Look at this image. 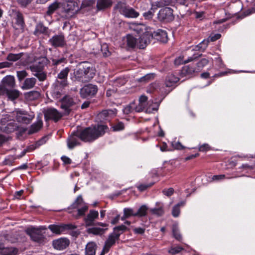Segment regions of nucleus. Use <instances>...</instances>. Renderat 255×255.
<instances>
[{
    "label": "nucleus",
    "mask_w": 255,
    "mask_h": 255,
    "mask_svg": "<svg viewBox=\"0 0 255 255\" xmlns=\"http://www.w3.org/2000/svg\"><path fill=\"white\" fill-rule=\"evenodd\" d=\"M186 72L188 74H192L195 72H198L200 71V68L195 67L194 65H188L185 67Z\"/></svg>",
    "instance_id": "nucleus-47"
},
{
    "label": "nucleus",
    "mask_w": 255,
    "mask_h": 255,
    "mask_svg": "<svg viewBox=\"0 0 255 255\" xmlns=\"http://www.w3.org/2000/svg\"><path fill=\"white\" fill-rule=\"evenodd\" d=\"M151 38L154 37L157 40L162 42H166L168 40L167 34L166 31L162 29H157L151 33Z\"/></svg>",
    "instance_id": "nucleus-23"
},
{
    "label": "nucleus",
    "mask_w": 255,
    "mask_h": 255,
    "mask_svg": "<svg viewBox=\"0 0 255 255\" xmlns=\"http://www.w3.org/2000/svg\"><path fill=\"white\" fill-rule=\"evenodd\" d=\"M172 233L174 237L178 241H180L182 239V236L179 232L178 227L176 226H173L172 228Z\"/></svg>",
    "instance_id": "nucleus-49"
},
{
    "label": "nucleus",
    "mask_w": 255,
    "mask_h": 255,
    "mask_svg": "<svg viewBox=\"0 0 255 255\" xmlns=\"http://www.w3.org/2000/svg\"><path fill=\"white\" fill-rule=\"evenodd\" d=\"M138 105H136V112H140L145 111L147 113H151L154 111H157L156 107H150V106L147 105V97L144 95L140 97L138 101Z\"/></svg>",
    "instance_id": "nucleus-12"
},
{
    "label": "nucleus",
    "mask_w": 255,
    "mask_h": 255,
    "mask_svg": "<svg viewBox=\"0 0 255 255\" xmlns=\"http://www.w3.org/2000/svg\"><path fill=\"white\" fill-rule=\"evenodd\" d=\"M15 160V158L12 156H8L5 158L3 161L4 165H11Z\"/></svg>",
    "instance_id": "nucleus-54"
},
{
    "label": "nucleus",
    "mask_w": 255,
    "mask_h": 255,
    "mask_svg": "<svg viewBox=\"0 0 255 255\" xmlns=\"http://www.w3.org/2000/svg\"><path fill=\"white\" fill-rule=\"evenodd\" d=\"M47 27L44 26L41 22H38L34 31V34L38 36L41 34H46L47 33Z\"/></svg>",
    "instance_id": "nucleus-33"
},
{
    "label": "nucleus",
    "mask_w": 255,
    "mask_h": 255,
    "mask_svg": "<svg viewBox=\"0 0 255 255\" xmlns=\"http://www.w3.org/2000/svg\"><path fill=\"white\" fill-rule=\"evenodd\" d=\"M150 211L154 215L162 216L164 214L163 205L161 203H156V207L151 209Z\"/></svg>",
    "instance_id": "nucleus-34"
},
{
    "label": "nucleus",
    "mask_w": 255,
    "mask_h": 255,
    "mask_svg": "<svg viewBox=\"0 0 255 255\" xmlns=\"http://www.w3.org/2000/svg\"><path fill=\"white\" fill-rule=\"evenodd\" d=\"M22 53L18 54L9 53L6 57V59L9 61L15 62L19 60L22 56Z\"/></svg>",
    "instance_id": "nucleus-42"
},
{
    "label": "nucleus",
    "mask_w": 255,
    "mask_h": 255,
    "mask_svg": "<svg viewBox=\"0 0 255 255\" xmlns=\"http://www.w3.org/2000/svg\"><path fill=\"white\" fill-rule=\"evenodd\" d=\"M76 3L73 1H68L66 6H65V10L67 12L71 11H76Z\"/></svg>",
    "instance_id": "nucleus-46"
},
{
    "label": "nucleus",
    "mask_w": 255,
    "mask_h": 255,
    "mask_svg": "<svg viewBox=\"0 0 255 255\" xmlns=\"http://www.w3.org/2000/svg\"><path fill=\"white\" fill-rule=\"evenodd\" d=\"M46 121L51 120L54 122L58 121L62 117V114L55 108H48L44 112Z\"/></svg>",
    "instance_id": "nucleus-14"
},
{
    "label": "nucleus",
    "mask_w": 255,
    "mask_h": 255,
    "mask_svg": "<svg viewBox=\"0 0 255 255\" xmlns=\"http://www.w3.org/2000/svg\"><path fill=\"white\" fill-rule=\"evenodd\" d=\"M47 139V137H44L42 138L40 140H38L35 144H32L29 146L26 149L28 152L32 151L36 149L37 147H39L41 145L44 144L46 142Z\"/></svg>",
    "instance_id": "nucleus-40"
},
{
    "label": "nucleus",
    "mask_w": 255,
    "mask_h": 255,
    "mask_svg": "<svg viewBox=\"0 0 255 255\" xmlns=\"http://www.w3.org/2000/svg\"><path fill=\"white\" fill-rule=\"evenodd\" d=\"M112 4L111 0H98L97 7L99 10H102L108 7Z\"/></svg>",
    "instance_id": "nucleus-37"
},
{
    "label": "nucleus",
    "mask_w": 255,
    "mask_h": 255,
    "mask_svg": "<svg viewBox=\"0 0 255 255\" xmlns=\"http://www.w3.org/2000/svg\"><path fill=\"white\" fill-rule=\"evenodd\" d=\"M209 61L207 59L203 58L201 60L200 62L197 63L196 64L198 68H200V71L201 70V69L204 67L205 65H206L208 63Z\"/></svg>",
    "instance_id": "nucleus-58"
},
{
    "label": "nucleus",
    "mask_w": 255,
    "mask_h": 255,
    "mask_svg": "<svg viewBox=\"0 0 255 255\" xmlns=\"http://www.w3.org/2000/svg\"><path fill=\"white\" fill-rule=\"evenodd\" d=\"M10 116L17 122L25 124L30 123L34 117L33 115H30L26 111L20 109L14 110L11 112Z\"/></svg>",
    "instance_id": "nucleus-7"
},
{
    "label": "nucleus",
    "mask_w": 255,
    "mask_h": 255,
    "mask_svg": "<svg viewBox=\"0 0 255 255\" xmlns=\"http://www.w3.org/2000/svg\"><path fill=\"white\" fill-rule=\"evenodd\" d=\"M221 36V35L219 33H217L214 34V35H210L209 37L207 40H203L201 43H200L197 46V48L198 50H200L202 51H204L206 47H207L209 39L211 41H215L218 39H219Z\"/></svg>",
    "instance_id": "nucleus-24"
},
{
    "label": "nucleus",
    "mask_w": 255,
    "mask_h": 255,
    "mask_svg": "<svg viewBox=\"0 0 255 255\" xmlns=\"http://www.w3.org/2000/svg\"><path fill=\"white\" fill-rule=\"evenodd\" d=\"M77 102L78 100L75 97L66 95L60 100V107L65 114L68 115L74 109Z\"/></svg>",
    "instance_id": "nucleus-8"
},
{
    "label": "nucleus",
    "mask_w": 255,
    "mask_h": 255,
    "mask_svg": "<svg viewBox=\"0 0 255 255\" xmlns=\"http://www.w3.org/2000/svg\"><path fill=\"white\" fill-rule=\"evenodd\" d=\"M197 56H192L188 58L185 60H183V57L180 56L178 58H176L174 60V63L175 65H178L182 64H185L193 61L194 59H196Z\"/></svg>",
    "instance_id": "nucleus-39"
},
{
    "label": "nucleus",
    "mask_w": 255,
    "mask_h": 255,
    "mask_svg": "<svg viewBox=\"0 0 255 255\" xmlns=\"http://www.w3.org/2000/svg\"><path fill=\"white\" fill-rule=\"evenodd\" d=\"M101 51L103 53V56L105 57H108L110 55V52L108 49V46L106 43L101 45Z\"/></svg>",
    "instance_id": "nucleus-52"
},
{
    "label": "nucleus",
    "mask_w": 255,
    "mask_h": 255,
    "mask_svg": "<svg viewBox=\"0 0 255 255\" xmlns=\"http://www.w3.org/2000/svg\"><path fill=\"white\" fill-rule=\"evenodd\" d=\"M210 149V146L207 143H204L201 145L199 146L198 149L199 151L202 152H205L209 150Z\"/></svg>",
    "instance_id": "nucleus-61"
},
{
    "label": "nucleus",
    "mask_w": 255,
    "mask_h": 255,
    "mask_svg": "<svg viewBox=\"0 0 255 255\" xmlns=\"http://www.w3.org/2000/svg\"><path fill=\"white\" fill-rule=\"evenodd\" d=\"M14 22L13 27L15 29V34H18L23 31L25 23L22 14L19 11H13Z\"/></svg>",
    "instance_id": "nucleus-10"
},
{
    "label": "nucleus",
    "mask_w": 255,
    "mask_h": 255,
    "mask_svg": "<svg viewBox=\"0 0 255 255\" xmlns=\"http://www.w3.org/2000/svg\"><path fill=\"white\" fill-rule=\"evenodd\" d=\"M68 212L76 219L85 215L88 210V205L84 201L81 195H79L73 203L68 208Z\"/></svg>",
    "instance_id": "nucleus-4"
},
{
    "label": "nucleus",
    "mask_w": 255,
    "mask_h": 255,
    "mask_svg": "<svg viewBox=\"0 0 255 255\" xmlns=\"http://www.w3.org/2000/svg\"><path fill=\"white\" fill-rule=\"evenodd\" d=\"M79 136V132L73 133L70 135L67 139L68 148L70 149L74 148L75 146L80 144Z\"/></svg>",
    "instance_id": "nucleus-19"
},
{
    "label": "nucleus",
    "mask_w": 255,
    "mask_h": 255,
    "mask_svg": "<svg viewBox=\"0 0 255 255\" xmlns=\"http://www.w3.org/2000/svg\"><path fill=\"white\" fill-rule=\"evenodd\" d=\"M48 41L54 47H62L65 44L64 37L62 34L52 36Z\"/></svg>",
    "instance_id": "nucleus-21"
},
{
    "label": "nucleus",
    "mask_w": 255,
    "mask_h": 255,
    "mask_svg": "<svg viewBox=\"0 0 255 255\" xmlns=\"http://www.w3.org/2000/svg\"><path fill=\"white\" fill-rule=\"evenodd\" d=\"M138 34L144 33L143 31L145 30V26L142 24H136L134 26L133 28Z\"/></svg>",
    "instance_id": "nucleus-57"
},
{
    "label": "nucleus",
    "mask_w": 255,
    "mask_h": 255,
    "mask_svg": "<svg viewBox=\"0 0 255 255\" xmlns=\"http://www.w3.org/2000/svg\"><path fill=\"white\" fill-rule=\"evenodd\" d=\"M58 3L57 2H54L48 7L47 11V13L50 15L53 13L58 7Z\"/></svg>",
    "instance_id": "nucleus-50"
},
{
    "label": "nucleus",
    "mask_w": 255,
    "mask_h": 255,
    "mask_svg": "<svg viewBox=\"0 0 255 255\" xmlns=\"http://www.w3.org/2000/svg\"><path fill=\"white\" fill-rule=\"evenodd\" d=\"M32 0H17L18 3L23 7H26Z\"/></svg>",
    "instance_id": "nucleus-63"
},
{
    "label": "nucleus",
    "mask_w": 255,
    "mask_h": 255,
    "mask_svg": "<svg viewBox=\"0 0 255 255\" xmlns=\"http://www.w3.org/2000/svg\"><path fill=\"white\" fill-rule=\"evenodd\" d=\"M95 75V69L88 62L83 63L78 69L74 72L75 79L83 83L89 82Z\"/></svg>",
    "instance_id": "nucleus-3"
},
{
    "label": "nucleus",
    "mask_w": 255,
    "mask_h": 255,
    "mask_svg": "<svg viewBox=\"0 0 255 255\" xmlns=\"http://www.w3.org/2000/svg\"><path fill=\"white\" fill-rule=\"evenodd\" d=\"M55 83L61 86L66 87L68 85V81L66 79H60L57 78Z\"/></svg>",
    "instance_id": "nucleus-59"
},
{
    "label": "nucleus",
    "mask_w": 255,
    "mask_h": 255,
    "mask_svg": "<svg viewBox=\"0 0 255 255\" xmlns=\"http://www.w3.org/2000/svg\"><path fill=\"white\" fill-rule=\"evenodd\" d=\"M107 128V126L105 125H98L87 128L79 132V136L82 141L92 142L103 135Z\"/></svg>",
    "instance_id": "nucleus-1"
},
{
    "label": "nucleus",
    "mask_w": 255,
    "mask_h": 255,
    "mask_svg": "<svg viewBox=\"0 0 255 255\" xmlns=\"http://www.w3.org/2000/svg\"><path fill=\"white\" fill-rule=\"evenodd\" d=\"M148 208L145 205H142L136 212V216L143 217L147 214Z\"/></svg>",
    "instance_id": "nucleus-44"
},
{
    "label": "nucleus",
    "mask_w": 255,
    "mask_h": 255,
    "mask_svg": "<svg viewBox=\"0 0 255 255\" xmlns=\"http://www.w3.org/2000/svg\"><path fill=\"white\" fill-rule=\"evenodd\" d=\"M124 213H125L128 218L131 216H136V212H134L131 208H126L124 209Z\"/></svg>",
    "instance_id": "nucleus-53"
},
{
    "label": "nucleus",
    "mask_w": 255,
    "mask_h": 255,
    "mask_svg": "<svg viewBox=\"0 0 255 255\" xmlns=\"http://www.w3.org/2000/svg\"><path fill=\"white\" fill-rule=\"evenodd\" d=\"M49 62V60L46 57H41L35 59L33 63H30L28 68L39 81H43L47 77L46 73L44 70Z\"/></svg>",
    "instance_id": "nucleus-2"
},
{
    "label": "nucleus",
    "mask_w": 255,
    "mask_h": 255,
    "mask_svg": "<svg viewBox=\"0 0 255 255\" xmlns=\"http://www.w3.org/2000/svg\"><path fill=\"white\" fill-rule=\"evenodd\" d=\"M115 8L118 9L121 14L128 18H136L139 16V13L137 11L122 2H118Z\"/></svg>",
    "instance_id": "nucleus-9"
},
{
    "label": "nucleus",
    "mask_w": 255,
    "mask_h": 255,
    "mask_svg": "<svg viewBox=\"0 0 255 255\" xmlns=\"http://www.w3.org/2000/svg\"><path fill=\"white\" fill-rule=\"evenodd\" d=\"M151 39V33L145 32L137 39V47L139 49L144 48Z\"/></svg>",
    "instance_id": "nucleus-18"
},
{
    "label": "nucleus",
    "mask_w": 255,
    "mask_h": 255,
    "mask_svg": "<svg viewBox=\"0 0 255 255\" xmlns=\"http://www.w3.org/2000/svg\"><path fill=\"white\" fill-rule=\"evenodd\" d=\"M119 240L113 234H110L108 237V238L105 242V246L102 251V254H105L109 252L110 248L112 247L116 243V241Z\"/></svg>",
    "instance_id": "nucleus-25"
},
{
    "label": "nucleus",
    "mask_w": 255,
    "mask_h": 255,
    "mask_svg": "<svg viewBox=\"0 0 255 255\" xmlns=\"http://www.w3.org/2000/svg\"><path fill=\"white\" fill-rule=\"evenodd\" d=\"M98 91L97 86L88 84L83 87L80 90L81 96L83 98H87L95 95Z\"/></svg>",
    "instance_id": "nucleus-16"
},
{
    "label": "nucleus",
    "mask_w": 255,
    "mask_h": 255,
    "mask_svg": "<svg viewBox=\"0 0 255 255\" xmlns=\"http://www.w3.org/2000/svg\"><path fill=\"white\" fill-rule=\"evenodd\" d=\"M18 250L13 247H5L0 243V255H17Z\"/></svg>",
    "instance_id": "nucleus-22"
},
{
    "label": "nucleus",
    "mask_w": 255,
    "mask_h": 255,
    "mask_svg": "<svg viewBox=\"0 0 255 255\" xmlns=\"http://www.w3.org/2000/svg\"><path fill=\"white\" fill-rule=\"evenodd\" d=\"M225 178V175L223 174L214 175L211 177L209 181H219L224 179Z\"/></svg>",
    "instance_id": "nucleus-60"
},
{
    "label": "nucleus",
    "mask_w": 255,
    "mask_h": 255,
    "mask_svg": "<svg viewBox=\"0 0 255 255\" xmlns=\"http://www.w3.org/2000/svg\"><path fill=\"white\" fill-rule=\"evenodd\" d=\"M70 244V240L66 238H60L52 241L53 247L57 250L62 251L66 249Z\"/></svg>",
    "instance_id": "nucleus-15"
},
{
    "label": "nucleus",
    "mask_w": 255,
    "mask_h": 255,
    "mask_svg": "<svg viewBox=\"0 0 255 255\" xmlns=\"http://www.w3.org/2000/svg\"><path fill=\"white\" fill-rule=\"evenodd\" d=\"M97 247L95 243L93 242L88 243L85 247V255H95Z\"/></svg>",
    "instance_id": "nucleus-30"
},
{
    "label": "nucleus",
    "mask_w": 255,
    "mask_h": 255,
    "mask_svg": "<svg viewBox=\"0 0 255 255\" xmlns=\"http://www.w3.org/2000/svg\"><path fill=\"white\" fill-rule=\"evenodd\" d=\"M15 79L12 76H6L3 78L0 84V95L4 96L7 90L13 89L15 86Z\"/></svg>",
    "instance_id": "nucleus-13"
},
{
    "label": "nucleus",
    "mask_w": 255,
    "mask_h": 255,
    "mask_svg": "<svg viewBox=\"0 0 255 255\" xmlns=\"http://www.w3.org/2000/svg\"><path fill=\"white\" fill-rule=\"evenodd\" d=\"M174 192V189L172 188H170L167 189H164L163 190V193L167 196H171Z\"/></svg>",
    "instance_id": "nucleus-64"
},
{
    "label": "nucleus",
    "mask_w": 255,
    "mask_h": 255,
    "mask_svg": "<svg viewBox=\"0 0 255 255\" xmlns=\"http://www.w3.org/2000/svg\"><path fill=\"white\" fill-rule=\"evenodd\" d=\"M64 87L54 83L52 90L53 96L56 99L60 98L64 93Z\"/></svg>",
    "instance_id": "nucleus-31"
},
{
    "label": "nucleus",
    "mask_w": 255,
    "mask_h": 255,
    "mask_svg": "<svg viewBox=\"0 0 255 255\" xmlns=\"http://www.w3.org/2000/svg\"><path fill=\"white\" fill-rule=\"evenodd\" d=\"M170 3L169 0H159L152 4V7H161L168 5Z\"/></svg>",
    "instance_id": "nucleus-45"
},
{
    "label": "nucleus",
    "mask_w": 255,
    "mask_h": 255,
    "mask_svg": "<svg viewBox=\"0 0 255 255\" xmlns=\"http://www.w3.org/2000/svg\"><path fill=\"white\" fill-rule=\"evenodd\" d=\"M69 72L70 69L68 67H66L58 74L57 77L60 79L67 80V76Z\"/></svg>",
    "instance_id": "nucleus-43"
},
{
    "label": "nucleus",
    "mask_w": 255,
    "mask_h": 255,
    "mask_svg": "<svg viewBox=\"0 0 255 255\" xmlns=\"http://www.w3.org/2000/svg\"><path fill=\"white\" fill-rule=\"evenodd\" d=\"M27 76V73L25 70L17 71V76L19 81H22Z\"/></svg>",
    "instance_id": "nucleus-55"
},
{
    "label": "nucleus",
    "mask_w": 255,
    "mask_h": 255,
    "mask_svg": "<svg viewBox=\"0 0 255 255\" xmlns=\"http://www.w3.org/2000/svg\"><path fill=\"white\" fill-rule=\"evenodd\" d=\"M46 230V228L45 226H40L38 228L31 227L27 229L26 233L34 242L44 244L46 240L44 235Z\"/></svg>",
    "instance_id": "nucleus-5"
},
{
    "label": "nucleus",
    "mask_w": 255,
    "mask_h": 255,
    "mask_svg": "<svg viewBox=\"0 0 255 255\" xmlns=\"http://www.w3.org/2000/svg\"><path fill=\"white\" fill-rule=\"evenodd\" d=\"M128 230V228L124 225H122L119 226H117L114 228V231L112 234H113L117 239L119 240L120 236L125 231Z\"/></svg>",
    "instance_id": "nucleus-32"
},
{
    "label": "nucleus",
    "mask_w": 255,
    "mask_h": 255,
    "mask_svg": "<svg viewBox=\"0 0 255 255\" xmlns=\"http://www.w3.org/2000/svg\"><path fill=\"white\" fill-rule=\"evenodd\" d=\"M99 217V213L97 211L91 210L89 214L84 218V221L86 227L95 226V221Z\"/></svg>",
    "instance_id": "nucleus-20"
},
{
    "label": "nucleus",
    "mask_w": 255,
    "mask_h": 255,
    "mask_svg": "<svg viewBox=\"0 0 255 255\" xmlns=\"http://www.w3.org/2000/svg\"><path fill=\"white\" fill-rule=\"evenodd\" d=\"M154 78V74L149 73L142 76L138 80V82L146 83Z\"/></svg>",
    "instance_id": "nucleus-48"
},
{
    "label": "nucleus",
    "mask_w": 255,
    "mask_h": 255,
    "mask_svg": "<svg viewBox=\"0 0 255 255\" xmlns=\"http://www.w3.org/2000/svg\"><path fill=\"white\" fill-rule=\"evenodd\" d=\"M136 105L134 102L131 103L128 105L127 106L123 109V112L125 114H128L134 111L136 112Z\"/></svg>",
    "instance_id": "nucleus-41"
},
{
    "label": "nucleus",
    "mask_w": 255,
    "mask_h": 255,
    "mask_svg": "<svg viewBox=\"0 0 255 255\" xmlns=\"http://www.w3.org/2000/svg\"><path fill=\"white\" fill-rule=\"evenodd\" d=\"M48 228L53 233L56 235L64 234L69 230L76 228V226L72 224H61L60 225H50Z\"/></svg>",
    "instance_id": "nucleus-11"
},
{
    "label": "nucleus",
    "mask_w": 255,
    "mask_h": 255,
    "mask_svg": "<svg viewBox=\"0 0 255 255\" xmlns=\"http://www.w3.org/2000/svg\"><path fill=\"white\" fill-rule=\"evenodd\" d=\"M113 130L119 131L124 128V125L122 122H119L112 126Z\"/></svg>",
    "instance_id": "nucleus-56"
},
{
    "label": "nucleus",
    "mask_w": 255,
    "mask_h": 255,
    "mask_svg": "<svg viewBox=\"0 0 255 255\" xmlns=\"http://www.w3.org/2000/svg\"><path fill=\"white\" fill-rule=\"evenodd\" d=\"M65 59L64 58H61L59 59H52V64L53 65L57 66L65 61Z\"/></svg>",
    "instance_id": "nucleus-62"
},
{
    "label": "nucleus",
    "mask_w": 255,
    "mask_h": 255,
    "mask_svg": "<svg viewBox=\"0 0 255 255\" xmlns=\"http://www.w3.org/2000/svg\"><path fill=\"white\" fill-rule=\"evenodd\" d=\"M107 230V228L103 229L98 227H92L89 228L87 230V232L89 234H92L95 235L101 236L104 234Z\"/></svg>",
    "instance_id": "nucleus-36"
},
{
    "label": "nucleus",
    "mask_w": 255,
    "mask_h": 255,
    "mask_svg": "<svg viewBox=\"0 0 255 255\" xmlns=\"http://www.w3.org/2000/svg\"><path fill=\"white\" fill-rule=\"evenodd\" d=\"M123 41L126 47L133 48L137 46V39L131 35L128 34L124 37Z\"/></svg>",
    "instance_id": "nucleus-26"
},
{
    "label": "nucleus",
    "mask_w": 255,
    "mask_h": 255,
    "mask_svg": "<svg viewBox=\"0 0 255 255\" xmlns=\"http://www.w3.org/2000/svg\"><path fill=\"white\" fill-rule=\"evenodd\" d=\"M20 95V92L18 90L14 89H9L7 90L4 93V95H6L10 101H14L17 99Z\"/></svg>",
    "instance_id": "nucleus-29"
},
{
    "label": "nucleus",
    "mask_w": 255,
    "mask_h": 255,
    "mask_svg": "<svg viewBox=\"0 0 255 255\" xmlns=\"http://www.w3.org/2000/svg\"><path fill=\"white\" fill-rule=\"evenodd\" d=\"M158 17L161 20L166 21L172 20L174 18L173 10L169 7L160 9L158 13Z\"/></svg>",
    "instance_id": "nucleus-17"
},
{
    "label": "nucleus",
    "mask_w": 255,
    "mask_h": 255,
    "mask_svg": "<svg viewBox=\"0 0 255 255\" xmlns=\"http://www.w3.org/2000/svg\"><path fill=\"white\" fill-rule=\"evenodd\" d=\"M10 115L2 118L0 121V131L10 133L17 130L19 128L18 125L13 119H11Z\"/></svg>",
    "instance_id": "nucleus-6"
},
{
    "label": "nucleus",
    "mask_w": 255,
    "mask_h": 255,
    "mask_svg": "<svg viewBox=\"0 0 255 255\" xmlns=\"http://www.w3.org/2000/svg\"><path fill=\"white\" fill-rule=\"evenodd\" d=\"M179 80V79L178 77L173 74H169L166 78L165 84L167 87H174Z\"/></svg>",
    "instance_id": "nucleus-27"
},
{
    "label": "nucleus",
    "mask_w": 255,
    "mask_h": 255,
    "mask_svg": "<svg viewBox=\"0 0 255 255\" xmlns=\"http://www.w3.org/2000/svg\"><path fill=\"white\" fill-rule=\"evenodd\" d=\"M36 83V79L35 78H28L25 79L21 89L23 90H29L33 88Z\"/></svg>",
    "instance_id": "nucleus-28"
},
{
    "label": "nucleus",
    "mask_w": 255,
    "mask_h": 255,
    "mask_svg": "<svg viewBox=\"0 0 255 255\" xmlns=\"http://www.w3.org/2000/svg\"><path fill=\"white\" fill-rule=\"evenodd\" d=\"M185 204L184 201H181L175 205L172 209V215L174 217H177L180 213V207L183 206Z\"/></svg>",
    "instance_id": "nucleus-38"
},
{
    "label": "nucleus",
    "mask_w": 255,
    "mask_h": 255,
    "mask_svg": "<svg viewBox=\"0 0 255 255\" xmlns=\"http://www.w3.org/2000/svg\"><path fill=\"white\" fill-rule=\"evenodd\" d=\"M183 248L180 246H176L174 247H171L168 250V253L172 255H174L180 253L182 250H183Z\"/></svg>",
    "instance_id": "nucleus-51"
},
{
    "label": "nucleus",
    "mask_w": 255,
    "mask_h": 255,
    "mask_svg": "<svg viewBox=\"0 0 255 255\" xmlns=\"http://www.w3.org/2000/svg\"><path fill=\"white\" fill-rule=\"evenodd\" d=\"M42 121L41 120H38L37 122L33 123L30 127L28 130L29 134H32L38 131L42 127Z\"/></svg>",
    "instance_id": "nucleus-35"
}]
</instances>
